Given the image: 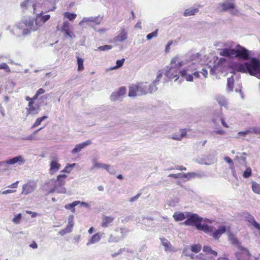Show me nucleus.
<instances>
[{
    "mask_svg": "<svg viewBox=\"0 0 260 260\" xmlns=\"http://www.w3.org/2000/svg\"><path fill=\"white\" fill-rule=\"evenodd\" d=\"M218 50L220 56L230 59L237 58L240 60L247 61L248 62L244 65H260V52L250 51L240 45H237L235 49L226 48Z\"/></svg>",
    "mask_w": 260,
    "mask_h": 260,
    "instance_id": "nucleus-1",
    "label": "nucleus"
},
{
    "mask_svg": "<svg viewBox=\"0 0 260 260\" xmlns=\"http://www.w3.org/2000/svg\"><path fill=\"white\" fill-rule=\"evenodd\" d=\"M162 245L164 246L166 251L171 250V244L170 242L164 238H160Z\"/></svg>",
    "mask_w": 260,
    "mask_h": 260,
    "instance_id": "nucleus-35",
    "label": "nucleus"
},
{
    "mask_svg": "<svg viewBox=\"0 0 260 260\" xmlns=\"http://www.w3.org/2000/svg\"><path fill=\"white\" fill-rule=\"evenodd\" d=\"M183 253L185 256L190 257L192 260H197V255L193 253H189L187 249H184Z\"/></svg>",
    "mask_w": 260,
    "mask_h": 260,
    "instance_id": "nucleus-47",
    "label": "nucleus"
},
{
    "mask_svg": "<svg viewBox=\"0 0 260 260\" xmlns=\"http://www.w3.org/2000/svg\"><path fill=\"white\" fill-rule=\"evenodd\" d=\"M201 55L199 53H192L188 52L183 56L177 55L174 56L171 61V64L185 65L191 63V65H196L200 60Z\"/></svg>",
    "mask_w": 260,
    "mask_h": 260,
    "instance_id": "nucleus-3",
    "label": "nucleus"
},
{
    "mask_svg": "<svg viewBox=\"0 0 260 260\" xmlns=\"http://www.w3.org/2000/svg\"><path fill=\"white\" fill-rule=\"evenodd\" d=\"M74 224V216L71 215L68 218V224L66 228L64 229L67 233H71L72 231V229Z\"/></svg>",
    "mask_w": 260,
    "mask_h": 260,
    "instance_id": "nucleus-27",
    "label": "nucleus"
},
{
    "mask_svg": "<svg viewBox=\"0 0 260 260\" xmlns=\"http://www.w3.org/2000/svg\"><path fill=\"white\" fill-rule=\"evenodd\" d=\"M203 250L206 253V255H207L209 254H212L215 256L217 255V252L214 250H213L211 247L208 246H204L203 248Z\"/></svg>",
    "mask_w": 260,
    "mask_h": 260,
    "instance_id": "nucleus-38",
    "label": "nucleus"
},
{
    "mask_svg": "<svg viewBox=\"0 0 260 260\" xmlns=\"http://www.w3.org/2000/svg\"><path fill=\"white\" fill-rule=\"evenodd\" d=\"M138 95V88L137 85H133L129 87L128 96H135Z\"/></svg>",
    "mask_w": 260,
    "mask_h": 260,
    "instance_id": "nucleus-31",
    "label": "nucleus"
},
{
    "mask_svg": "<svg viewBox=\"0 0 260 260\" xmlns=\"http://www.w3.org/2000/svg\"><path fill=\"white\" fill-rule=\"evenodd\" d=\"M222 7V11H226L230 10V13L234 15H238L239 11L235 8V4L232 3L224 2L219 4Z\"/></svg>",
    "mask_w": 260,
    "mask_h": 260,
    "instance_id": "nucleus-11",
    "label": "nucleus"
},
{
    "mask_svg": "<svg viewBox=\"0 0 260 260\" xmlns=\"http://www.w3.org/2000/svg\"><path fill=\"white\" fill-rule=\"evenodd\" d=\"M102 236V234L100 233H97L93 235L91 237V238L90 239H89L88 241L86 243V245L89 246L90 245L98 242L99 241H100Z\"/></svg>",
    "mask_w": 260,
    "mask_h": 260,
    "instance_id": "nucleus-22",
    "label": "nucleus"
},
{
    "mask_svg": "<svg viewBox=\"0 0 260 260\" xmlns=\"http://www.w3.org/2000/svg\"><path fill=\"white\" fill-rule=\"evenodd\" d=\"M114 220V218L111 216H104L102 218L101 226L103 228L108 227Z\"/></svg>",
    "mask_w": 260,
    "mask_h": 260,
    "instance_id": "nucleus-26",
    "label": "nucleus"
},
{
    "mask_svg": "<svg viewBox=\"0 0 260 260\" xmlns=\"http://www.w3.org/2000/svg\"><path fill=\"white\" fill-rule=\"evenodd\" d=\"M251 133L260 134V128L256 127H251Z\"/></svg>",
    "mask_w": 260,
    "mask_h": 260,
    "instance_id": "nucleus-58",
    "label": "nucleus"
},
{
    "mask_svg": "<svg viewBox=\"0 0 260 260\" xmlns=\"http://www.w3.org/2000/svg\"><path fill=\"white\" fill-rule=\"evenodd\" d=\"M48 118L47 116H43L42 117H38L36 120L35 122L34 123L32 128H35L39 126L41 122L44 120Z\"/></svg>",
    "mask_w": 260,
    "mask_h": 260,
    "instance_id": "nucleus-40",
    "label": "nucleus"
},
{
    "mask_svg": "<svg viewBox=\"0 0 260 260\" xmlns=\"http://www.w3.org/2000/svg\"><path fill=\"white\" fill-rule=\"evenodd\" d=\"M25 161V159L22 155H19L13 158L8 159L6 161H4L5 162V164H7L8 165H14L15 164H18L19 165H21L23 164Z\"/></svg>",
    "mask_w": 260,
    "mask_h": 260,
    "instance_id": "nucleus-17",
    "label": "nucleus"
},
{
    "mask_svg": "<svg viewBox=\"0 0 260 260\" xmlns=\"http://www.w3.org/2000/svg\"><path fill=\"white\" fill-rule=\"evenodd\" d=\"M24 25L23 23H19L16 24L12 29H10V26H8L7 29H10L11 33L14 36L19 37L21 35H27L29 31L28 29L23 28Z\"/></svg>",
    "mask_w": 260,
    "mask_h": 260,
    "instance_id": "nucleus-9",
    "label": "nucleus"
},
{
    "mask_svg": "<svg viewBox=\"0 0 260 260\" xmlns=\"http://www.w3.org/2000/svg\"><path fill=\"white\" fill-rule=\"evenodd\" d=\"M227 63V59L225 58H220L218 59L216 65H223Z\"/></svg>",
    "mask_w": 260,
    "mask_h": 260,
    "instance_id": "nucleus-55",
    "label": "nucleus"
},
{
    "mask_svg": "<svg viewBox=\"0 0 260 260\" xmlns=\"http://www.w3.org/2000/svg\"><path fill=\"white\" fill-rule=\"evenodd\" d=\"M112 46L108 45H105L104 46H100L96 50L98 51H108L112 49Z\"/></svg>",
    "mask_w": 260,
    "mask_h": 260,
    "instance_id": "nucleus-51",
    "label": "nucleus"
},
{
    "mask_svg": "<svg viewBox=\"0 0 260 260\" xmlns=\"http://www.w3.org/2000/svg\"><path fill=\"white\" fill-rule=\"evenodd\" d=\"M239 251L236 253V256L238 260H249L251 254L249 250L242 246H239Z\"/></svg>",
    "mask_w": 260,
    "mask_h": 260,
    "instance_id": "nucleus-13",
    "label": "nucleus"
},
{
    "mask_svg": "<svg viewBox=\"0 0 260 260\" xmlns=\"http://www.w3.org/2000/svg\"><path fill=\"white\" fill-rule=\"evenodd\" d=\"M64 17L68 18L70 21H73L77 17L75 13L66 12L63 14Z\"/></svg>",
    "mask_w": 260,
    "mask_h": 260,
    "instance_id": "nucleus-45",
    "label": "nucleus"
},
{
    "mask_svg": "<svg viewBox=\"0 0 260 260\" xmlns=\"http://www.w3.org/2000/svg\"><path fill=\"white\" fill-rule=\"evenodd\" d=\"M70 23L68 21H64L62 24V26L61 27V31L62 32H63V30L69 29L68 28L69 27Z\"/></svg>",
    "mask_w": 260,
    "mask_h": 260,
    "instance_id": "nucleus-53",
    "label": "nucleus"
},
{
    "mask_svg": "<svg viewBox=\"0 0 260 260\" xmlns=\"http://www.w3.org/2000/svg\"><path fill=\"white\" fill-rule=\"evenodd\" d=\"M63 32L64 33V35L66 36H67L71 38H73L75 37V35H74V34L72 31H70L69 29L63 30Z\"/></svg>",
    "mask_w": 260,
    "mask_h": 260,
    "instance_id": "nucleus-54",
    "label": "nucleus"
},
{
    "mask_svg": "<svg viewBox=\"0 0 260 260\" xmlns=\"http://www.w3.org/2000/svg\"><path fill=\"white\" fill-rule=\"evenodd\" d=\"M23 25L29 28L30 30H37L40 26L38 24L37 18L35 19L29 18L25 20Z\"/></svg>",
    "mask_w": 260,
    "mask_h": 260,
    "instance_id": "nucleus-14",
    "label": "nucleus"
},
{
    "mask_svg": "<svg viewBox=\"0 0 260 260\" xmlns=\"http://www.w3.org/2000/svg\"><path fill=\"white\" fill-rule=\"evenodd\" d=\"M215 99L221 106H226L227 105V101L224 96L222 95H217L215 97Z\"/></svg>",
    "mask_w": 260,
    "mask_h": 260,
    "instance_id": "nucleus-32",
    "label": "nucleus"
},
{
    "mask_svg": "<svg viewBox=\"0 0 260 260\" xmlns=\"http://www.w3.org/2000/svg\"><path fill=\"white\" fill-rule=\"evenodd\" d=\"M162 73H163L161 71H159L157 75L156 80L151 84L148 85V93H152L157 90V88L156 87V84L162 77Z\"/></svg>",
    "mask_w": 260,
    "mask_h": 260,
    "instance_id": "nucleus-18",
    "label": "nucleus"
},
{
    "mask_svg": "<svg viewBox=\"0 0 260 260\" xmlns=\"http://www.w3.org/2000/svg\"><path fill=\"white\" fill-rule=\"evenodd\" d=\"M172 43H173L172 41H170L167 43V44L166 46V49H165V51L166 52H168L169 51L170 47L172 44Z\"/></svg>",
    "mask_w": 260,
    "mask_h": 260,
    "instance_id": "nucleus-64",
    "label": "nucleus"
},
{
    "mask_svg": "<svg viewBox=\"0 0 260 260\" xmlns=\"http://www.w3.org/2000/svg\"><path fill=\"white\" fill-rule=\"evenodd\" d=\"M169 79H172L178 76V74H180L181 77L184 78L187 81H192L193 80L192 75L187 74L185 70L179 71L178 66H167L165 69V72L160 71Z\"/></svg>",
    "mask_w": 260,
    "mask_h": 260,
    "instance_id": "nucleus-6",
    "label": "nucleus"
},
{
    "mask_svg": "<svg viewBox=\"0 0 260 260\" xmlns=\"http://www.w3.org/2000/svg\"><path fill=\"white\" fill-rule=\"evenodd\" d=\"M92 166L91 167V168L90 169V171H92L94 169H95V168H97V169L103 168L104 169V167L108 168V167L107 166V165L103 164V163H100V162L97 161L95 159H93L92 160Z\"/></svg>",
    "mask_w": 260,
    "mask_h": 260,
    "instance_id": "nucleus-30",
    "label": "nucleus"
},
{
    "mask_svg": "<svg viewBox=\"0 0 260 260\" xmlns=\"http://www.w3.org/2000/svg\"><path fill=\"white\" fill-rule=\"evenodd\" d=\"M199 11L198 8H189L188 9H186L184 13V16H188L191 15H194L197 13H198Z\"/></svg>",
    "mask_w": 260,
    "mask_h": 260,
    "instance_id": "nucleus-37",
    "label": "nucleus"
},
{
    "mask_svg": "<svg viewBox=\"0 0 260 260\" xmlns=\"http://www.w3.org/2000/svg\"><path fill=\"white\" fill-rule=\"evenodd\" d=\"M16 190H12V189H7L6 190H5L4 191H0V194H7L8 193H11L15 192Z\"/></svg>",
    "mask_w": 260,
    "mask_h": 260,
    "instance_id": "nucleus-60",
    "label": "nucleus"
},
{
    "mask_svg": "<svg viewBox=\"0 0 260 260\" xmlns=\"http://www.w3.org/2000/svg\"><path fill=\"white\" fill-rule=\"evenodd\" d=\"M71 172V170L70 168V167H69L68 165L66 166L65 168L61 171L62 173H70Z\"/></svg>",
    "mask_w": 260,
    "mask_h": 260,
    "instance_id": "nucleus-63",
    "label": "nucleus"
},
{
    "mask_svg": "<svg viewBox=\"0 0 260 260\" xmlns=\"http://www.w3.org/2000/svg\"><path fill=\"white\" fill-rule=\"evenodd\" d=\"M249 133H251V127L249 128L247 130L244 132H240L238 134L240 136H245Z\"/></svg>",
    "mask_w": 260,
    "mask_h": 260,
    "instance_id": "nucleus-57",
    "label": "nucleus"
},
{
    "mask_svg": "<svg viewBox=\"0 0 260 260\" xmlns=\"http://www.w3.org/2000/svg\"><path fill=\"white\" fill-rule=\"evenodd\" d=\"M186 135V132L185 129L180 131L179 134H175L173 135L171 138L174 140L180 141L182 139L185 137Z\"/></svg>",
    "mask_w": 260,
    "mask_h": 260,
    "instance_id": "nucleus-29",
    "label": "nucleus"
},
{
    "mask_svg": "<svg viewBox=\"0 0 260 260\" xmlns=\"http://www.w3.org/2000/svg\"><path fill=\"white\" fill-rule=\"evenodd\" d=\"M41 129H42V127L40 128V129L35 131L32 134H31V135L28 136H26V137H23L22 138H21V140H24V141H31V140H35V136L37 134V133L40 131L41 130Z\"/></svg>",
    "mask_w": 260,
    "mask_h": 260,
    "instance_id": "nucleus-39",
    "label": "nucleus"
},
{
    "mask_svg": "<svg viewBox=\"0 0 260 260\" xmlns=\"http://www.w3.org/2000/svg\"><path fill=\"white\" fill-rule=\"evenodd\" d=\"M187 215L186 212H175L173 214V218L176 221H182L186 218Z\"/></svg>",
    "mask_w": 260,
    "mask_h": 260,
    "instance_id": "nucleus-24",
    "label": "nucleus"
},
{
    "mask_svg": "<svg viewBox=\"0 0 260 260\" xmlns=\"http://www.w3.org/2000/svg\"><path fill=\"white\" fill-rule=\"evenodd\" d=\"M127 32L124 28H123L120 33L114 38L115 42H122L127 39Z\"/></svg>",
    "mask_w": 260,
    "mask_h": 260,
    "instance_id": "nucleus-25",
    "label": "nucleus"
},
{
    "mask_svg": "<svg viewBox=\"0 0 260 260\" xmlns=\"http://www.w3.org/2000/svg\"><path fill=\"white\" fill-rule=\"evenodd\" d=\"M226 70L235 73V71L242 73H249L260 79V66H213L210 69V73L212 75L223 74V71Z\"/></svg>",
    "mask_w": 260,
    "mask_h": 260,
    "instance_id": "nucleus-2",
    "label": "nucleus"
},
{
    "mask_svg": "<svg viewBox=\"0 0 260 260\" xmlns=\"http://www.w3.org/2000/svg\"><path fill=\"white\" fill-rule=\"evenodd\" d=\"M158 29H156L154 31H153V32L148 34L146 36L147 39V40H151L153 37H156L157 36V35H158Z\"/></svg>",
    "mask_w": 260,
    "mask_h": 260,
    "instance_id": "nucleus-50",
    "label": "nucleus"
},
{
    "mask_svg": "<svg viewBox=\"0 0 260 260\" xmlns=\"http://www.w3.org/2000/svg\"><path fill=\"white\" fill-rule=\"evenodd\" d=\"M206 176V174L204 172H199V173H188L185 174L184 178L190 179L191 178H202Z\"/></svg>",
    "mask_w": 260,
    "mask_h": 260,
    "instance_id": "nucleus-23",
    "label": "nucleus"
},
{
    "mask_svg": "<svg viewBox=\"0 0 260 260\" xmlns=\"http://www.w3.org/2000/svg\"><path fill=\"white\" fill-rule=\"evenodd\" d=\"M22 218V216L21 213L15 214L14 215V217L13 218L12 221L16 224H19L21 222Z\"/></svg>",
    "mask_w": 260,
    "mask_h": 260,
    "instance_id": "nucleus-43",
    "label": "nucleus"
},
{
    "mask_svg": "<svg viewBox=\"0 0 260 260\" xmlns=\"http://www.w3.org/2000/svg\"><path fill=\"white\" fill-rule=\"evenodd\" d=\"M126 89L125 87H121L117 90L112 93L110 95V99L112 101L120 100L125 95Z\"/></svg>",
    "mask_w": 260,
    "mask_h": 260,
    "instance_id": "nucleus-12",
    "label": "nucleus"
},
{
    "mask_svg": "<svg viewBox=\"0 0 260 260\" xmlns=\"http://www.w3.org/2000/svg\"><path fill=\"white\" fill-rule=\"evenodd\" d=\"M251 187L252 191L254 193L260 194V184L255 182H252Z\"/></svg>",
    "mask_w": 260,
    "mask_h": 260,
    "instance_id": "nucleus-41",
    "label": "nucleus"
},
{
    "mask_svg": "<svg viewBox=\"0 0 260 260\" xmlns=\"http://www.w3.org/2000/svg\"><path fill=\"white\" fill-rule=\"evenodd\" d=\"M252 171L250 168H247L243 174L244 178H248L251 176Z\"/></svg>",
    "mask_w": 260,
    "mask_h": 260,
    "instance_id": "nucleus-48",
    "label": "nucleus"
},
{
    "mask_svg": "<svg viewBox=\"0 0 260 260\" xmlns=\"http://www.w3.org/2000/svg\"><path fill=\"white\" fill-rule=\"evenodd\" d=\"M197 260H215V259L209 257L204 253H200L197 255Z\"/></svg>",
    "mask_w": 260,
    "mask_h": 260,
    "instance_id": "nucleus-42",
    "label": "nucleus"
},
{
    "mask_svg": "<svg viewBox=\"0 0 260 260\" xmlns=\"http://www.w3.org/2000/svg\"><path fill=\"white\" fill-rule=\"evenodd\" d=\"M74 224V216L71 215L68 218V224L66 228L64 229L67 233H71L72 231V229Z\"/></svg>",
    "mask_w": 260,
    "mask_h": 260,
    "instance_id": "nucleus-28",
    "label": "nucleus"
},
{
    "mask_svg": "<svg viewBox=\"0 0 260 260\" xmlns=\"http://www.w3.org/2000/svg\"><path fill=\"white\" fill-rule=\"evenodd\" d=\"M227 87L230 91L233 90L234 88V78L233 76L228 78Z\"/></svg>",
    "mask_w": 260,
    "mask_h": 260,
    "instance_id": "nucleus-44",
    "label": "nucleus"
},
{
    "mask_svg": "<svg viewBox=\"0 0 260 260\" xmlns=\"http://www.w3.org/2000/svg\"><path fill=\"white\" fill-rule=\"evenodd\" d=\"M37 187L36 183L34 182H28L22 186V190L21 193L27 195L32 193Z\"/></svg>",
    "mask_w": 260,
    "mask_h": 260,
    "instance_id": "nucleus-15",
    "label": "nucleus"
},
{
    "mask_svg": "<svg viewBox=\"0 0 260 260\" xmlns=\"http://www.w3.org/2000/svg\"><path fill=\"white\" fill-rule=\"evenodd\" d=\"M179 202V199L178 197H174L170 199L167 201V204L171 207L176 206Z\"/></svg>",
    "mask_w": 260,
    "mask_h": 260,
    "instance_id": "nucleus-33",
    "label": "nucleus"
},
{
    "mask_svg": "<svg viewBox=\"0 0 260 260\" xmlns=\"http://www.w3.org/2000/svg\"><path fill=\"white\" fill-rule=\"evenodd\" d=\"M40 107V104L38 103H28L27 107L25 108L27 111L26 116L29 115H35L39 114L41 111Z\"/></svg>",
    "mask_w": 260,
    "mask_h": 260,
    "instance_id": "nucleus-10",
    "label": "nucleus"
},
{
    "mask_svg": "<svg viewBox=\"0 0 260 260\" xmlns=\"http://www.w3.org/2000/svg\"><path fill=\"white\" fill-rule=\"evenodd\" d=\"M49 173L53 175L56 173L60 168L61 165L56 160H52L50 163Z\"/></svg>",
    "mask_w": 260,
    "mask_h": 260,
    "instance_id": "nucleus-19",
    "label": "nucleus"
},
{
    "mask_svg": "<svg viewBox=\"0 0 260 260\" xmlns=\"http://www.w3.org/2000/svg\"><path fill=\"white\" fill-rule=\"evenodd\" d=\"M42 7L44 8L39 13H37V4H34L32 5L34 13L37 14L36 17L37 18L38 24L40 25V26H42L50 18V15L42 16V14L43 13V11L46 12L54 11L56 9L55 3L49 1H46Z\"/></svg>",
    "mask_w": 260,
    "mask_h": 260,
    "instance_id": "nucleus-5",
    "label": "nucleus"
},
{
    "mask_svg": "<svg viewBox=\"0 0 260 260\" xmlns=\"http://www.w3.org/2000/svg\"><path fill=\"white\" fill-rule=\"evenodd\" d=\"M137 85L138 88V95H142L148 93V85L147 83H140Z\"/></svg>",
    "mask_w": 260,
    "mask_h": 260,
    "instance_id": "nucleus-21",
    "label": "nucleus"
},
{
    "mask_svg": "<svg viewBox=\"0 0 260 260\" xmlns=\"http://www.w3.org/2000/svg\"><path fill=\"white\" fill-rule=\"evenodd\" d=\"M187 219L183 224L186 225L195 226L198 230L204 231L206 233H210L211 231L207 224H201L203 218L198 214L187 212Z\"/></svg>",
    "mask_w": 260,
    "mask_h": 260,
    "instance_id": "nucleus-4",
    "label": "nucleus"
},
{
    "mask_svg": "<svg viewBox=\"0 0 260 260\" xmlns=\"http://www.w3.org/2000/svg\"><path fill=\"white\" fill-rule=\"evenodd\" d=\"M67 176L65 174H59L57 176L55 181V184L52 188L50 189L49 192L53 193L57 192L59 193H66L67 190L64 185L66 183V179Z\"/></svg>",
    "mask_w": 260,
    "mask_h": 260,
    "instance_id": "nucleus-7",
    "label": "nucleus"
},
{
    "mask_svg": "<svg viewBox=\"0 0 260 260\" xmlns=\"http://www.w3.org/2000/svg\"><path fill=\"white\" fill-rule=\"evenodd\" d=\"M103 17L99 15L96 17H83L82 20L79 23L80 26H83L84 23H86L87 25L91 27L96 30L94 25H99L103 20Z\"/></svg>",
    "mask_w": 260,
    "mask_h": 260,
    "instance_id": "nucleus-8",
    "label": "nucleus"
},
{
    "mask_svg": "<svg viewBox=\"0 0 260 260\" xmlns=\"http://www.w3.org/2000/svg\"><path fill=\"white\" fill-rule=\"evenodd\" d=\"M185 173L171 174L169 175V177H173L174 178H184Z\"/></svg>",
    "mask_w": 260,
    "mask_h": 260,
    "instance_id": "nucleus-52",
    "label": "nucleus"
},
{
    "mask_svg": "<svg viewBox=\"0 0 260 260\" xmlns=\"http://www.w3.org/2000/svg\"><path fill=\"white\" fill-rule=\"evenodd\" d=\"M224 159V160L227 163L230 164V168L232 171L233 175L235 177H236L237 175H236V172H235V169H234V164H233L232 159L231 158H230L229 157H228V156L227 157H225Z\"/></svg>",
    "mask_w": 260,
    "mask_h": 260,
    "instance_id": "nucleus-36",
    "label": "nucleus"
},
{
    "mask_svg": "<svg viewBox=\"0 0 260 260\" xmlns=\"http://www.w3.org/2000/svg\"><path fill=\"white\" fill-rule=\"evenodd\" d=\"M76 202H79L78 205L79 204L81 206H84L87 208H89V205L86 202H81L79 201H76Z\"/></svg>",
    "mask_w": 260,
    "mask_h": 260,
    "instance_id": "nucleus-61",
    "label": "nucleus"
},
{
    "mask_svg": "<svg viewBox=\"0 0 260 260\" xmlns=\"http://www.w3.org/2000/svg\"><path fill=\"white\" fill-rule=\"evenodd\" d=\"M29 3V0H25L21 4V6L22 8H27L28 4Z\"/></svg>",
    "mask_w": 260,
    "mask_h": 260,
    "instance_id": "nucleus-62",
    "label": "nucleus"
},
{
    "mask_svg": "<svg viewBox=\"0 0 260 260\" xmlns=\"http://www.w3.org/2000/svg\"><path fill=\"white\" fill-rule=\"evenodd\" d=\"M211 232L210 233H207L210 236H212L215 239L218 240L222 234L224 233L226 230V228L225 226H220L217 230L213 231V227L210 226Z\"/></svg>",
    "mask_w": 260,
    "mask_h": 260,
    "instance_id": "nucleus-16",
    "label": "nucleus"
},
{
    "mask_svg": "<svg viewBox=\"0 0 260 260\" xmlns=\"http://www.w3.org/2000/svg\"><path fill=\"white\" fill-rule=\"evenodd\" d=\"M119 241V238L118 237H114L112 235H111L109 240V242H117Z\"/></svg>",
    "mask_w": 260,
    "mask_h": 260,
    "instance_id": "nucleus-56",
    "label": "nucleus"
},
{
    "mask_svg": "<svg viewBox=\"0 0 260 260\" xmlns=\"http://www.w3.org/2000/svg\"><path fill=\"white\" fill-rule=\"evenodd\" d=\"M107 166L108 167V168H106V167H104V169H105V170H106L108 172L112 174V173H114V172H115V170L114 169V168H113V167L110 166V165H107Z\"/></svg>",
    "mask_w": 260,
    "mask_h": 260,
    "instance_id": "nucleus-59",
    "label": "nucleus"
},
{
    "mask_svg": "<svg viewBox=\"0 0 260 260\" xmlns=\"http://www.w3.org/2000/svg\"><path fill=\"white\" fill-rule=\"evenodd\" d=\"M247 218L249 222L254 226L255 228L258 230H260V224L256 222L253 216L249 215Z\"/></svg>",
    "mask_w": 260,
    "mask_h": 260,
    "instance_id": "nucleus-34",
    "label": "nucleus"
},
{
    "mask_svg": "<svg viewBox=\"0 0 260 260\" xmlns=\"http://www.w3.org/2000/svg\"><path fill=\"white\" fill-rule=\"evenodd\" d=\"M79 202L74 201L72 202V203L70 204H67L65 205V208L69 210H72L73 212H75V209L74 207L78 205Z\"/></svg>",
    "mask_w": 260,
    "mask_h": 260,
    "instance_id": "nucleus-46",
    "label": "nucleus"
},
{
    "mask_svg": "<svg viewBox=\"0 0 260 260\" xmlns=\"http://www.w3.org/2000/svg\"><path fill=\"white\" fill-rule=\"evenodd\" d=\"M91 144V141L90 140H88L86 142H83L82 143L79 144L77 145L72 150V153L73 154H76L78 152L81 151V150L85 148L86 146H87Z\"/></svg>",
    "mask_w": 260,
    "mask_h": 260,
    "instance_id": "nucleus-20",
    "label": "nucleus"
},
{
    "mask_svg": "<svg viewBox=\"0 0 260 260\" xmlns=\"http://www.w3.org/2000/svg\"><path fill=\"white\" fill-rule=\"evenodd\" d=\"M202 248L201 245L200 244L192 245L191 246V250L195 253L199 252Z\"/></svg>",
    "mask_w": 260,
    "mask_h": 260,
    "instance_id": "nucleus-49",
    "label": "nucleus"
}]
</instances>
